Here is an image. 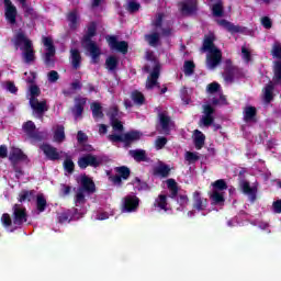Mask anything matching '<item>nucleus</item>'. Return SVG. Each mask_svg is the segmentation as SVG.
Segmentation results:
<instances>
[{
    "label": "nucleus",
    "mask_w": 281,
    "mask_h": 281,
    "mask_svg": "<svg viewBox=\"0 0 281 281\" xmlns=\"http://www.w3.org/2000/svg\"><path fill=\"white\" fill-rule=\"evenodd\" d=\"M97 34L98 24L95 22H90L86 34L81 38V45L83 49L89 53L92 65H98V63H100V56H102V49L98 46V43L93 41V36H97Z\"/></svg>",
    "instance_id": "1"
},
{
    "label": "nucleus",
    "mask_w": 281,
    "mask_h": 281,
    "mask_svg": "<svg viewBox=\"0 0 281 281\" xmlns=\"http://www.w3.org/2000/svg\"><path fill=\"white\" fill-rule=\"evenodd\" d=\"M42 41L46 49L44 55V65L49 69H54L56 67V59H54V56H56V46L54 45V40L49 36H43Z\"/></svg>",
    "instance_id": "2"
},
{
    "label": "nucleus",
    "mask_w": 281,
    "mask_h": 281,
    "mask_svg": "<svg viewBox=\"0 0 281 281\" xmlns=\"http://www.w3.org/2000/svg\"><path fill=\"white\" fill-rule=\"evenodd\" d=\"M214 113H215V110L211 104H204L203 115L200 119V126H204L205 128H210V126H214V131H221V128H223L221 124H214Z\"/></svg>",
    "instance_id": "3"
},
{
    "label": "nucleus",
    "mask_w": 281,
    "mask_h": 281,
    "mask_svg": "<svg viewBox=\"0 0 281 281\" xmlns=\"http://www.w3.org/2000/svg\"><path fill=\"white\" fill-rule=\"evenodd\" d=\"M22 130L29 139H32V142H43V132H38L36 130V124H34L33 121H26L23 123Z\"/></svg>",
    "instance_id": "4"
},
{
    "label": "nucleus",
    "mask_w": 281,
    "mask_h": 281,
    "mask_svg": "<svg viewBox=\"0 0 281 281\" xmlns=\"http://www.w3.org/2000/svg\"><path fill=\"white\" fill-rule=\"evenodd\" d=\"M114 170L117 175L109 177V180L114 186H122V180L127 181V179L131 177V168L127 166L115 167Z\"/></svg>",
    "instance_id": "5"
},
{
    "label": "nucleus",
    "mask_w": 281,
    "mask_h": 281,
    "mask_svg": "<svg viewBox=\"0 0 281 281\" xmlns=\"http://www.w3.org/2000/svg\"><path fill=\"white\" fill-rule=\"evenodd\" d=\"M241 74L243 71L240 70V68H238L237 66H234L231 59L226 60V67L223 74L224 80L226 82H234V78H240Z\"/></svg>",
    "instance_id": "6"
},
{
    "label": "nucleus",
    "mask_w": 281,
    "mask_h": 281,
    "mask_svg": "<svg viewBox=\"0 0 281 281\" xmlns=\"http://www.w3.org/2000/svg\"><path fill=\"white\" fill-rule=\"evenodd\" d=\"M100 164V159H98V156L93 154H87L78 159V166L81 170H87L89 166L91 168H98Z\"/></svg>",
    "instance_id": "7"
},
{
    "label": "nucleus",
    "mask_w": 281,
    "mask_h": 281,
    "mask_svg": "<svg viewBox=\"0 0 281 281\" xmlns=\"http://www.w3.org/2000/svg\"><path fill=\"white\" fill-rule=\"evenodd\" d=\"M139 210V198L137 195H126L123 198L122 212L128 214L137 212Z\"/></svg>",
    "instance_id": "8"
},
{
    "label": "nucleus",
    "mask_w": 281,
    "mask_h": 281,
    "mask_svg": "<svg viewBox=\"0 0 281 281\" xmlns=\"http://www.w3.org/2000/svg\"><path fill=\"white\" fill-rule=\"evenodd\" d=\"M108 44L111 49H115L116 52H120V54H123L126 56L128 54V42L126 41H117V37L114 35H110L106 37Z\"/></svg>",
    "instance_id": "9"
},
{
    "label": "nucleus",
    "mask_w": 281,
    "mask_h": 281,
    "mask_svg": "<svg viewBox=\"0 0 281 281\" xmlns=\"http://www.w3.org/2000/svg\"><path fill=\"white\" fill-rule=\"evenodd\" d=\"M13 224L21 227L27 221V210L21 204L13 205Z\"/></svg>",
    "instance_id": "10"
},
{
    "label": "nucleus",
    "mask_w": 281,
    "mask_h": 281,
    "mask_svg": "<svg viewBox=\"0 0 281 281\" xmlns=\"http://www.w3.org/2000/svg\"><path fill=\"white\" fill-rule=\"evenodd\" d=\"M192 201V209L196 212H205L207 210V198H203L201 191L193 192Z\"/></svg>",
    "instance_id": "11"
},
{
    "label": "nucleus",
    "mask_w": 281,
    "mask_h": 281,
    "mask_svg": "<svg viewBox=\"0 0 281 281\" xmlns=\"http://www.w3.org/2000/svg\"><path fill=\"white\" fill-rule=\"evenodd\" d=\"M160 71H161V66L159 65V63H157L155 66H154V69L153 71L150 72L149 77H147V80H146V89L148 91L155 89V87H159V76H160Z\"/></svg>",
    "instance_id": "12"
},
{
    "label": "nucleus",
    "mask_w": 281,
    "mask_h": 281,
    "mask_svg": "<svg viewBox=\"0 0 281 281\" xmlns=\"http://www.w3.org/2000/svg\"><path fill=\"white\" fill-rule=\"evenodd\" d=\"M223 61V53L221 49H214L206 56V67L216 69Z\"/></svg>",
    "instance_id": "13"
},
{
    "label": "nucleus",
    "mask_w": 281,
    "mask_h": 281,
    "mask_svg": "<svg viewBox=\"0 0 281 281\" xmlns=\"http://www.w3.org/2000/svg\"><path fill=\"white\" fill-rule=\"evenodd\" d=\"M4 16L5 20L11 24V25H15L16 24V14H19V12L16 11V7L14 4H12V0H4Z\"/></svg>",
    "instance_id": "14"
},
{
    "label": "nucleus",
    "mask_w": 281,
    "mask_h": 281,
    "mask_svg": "<svg viewBox=\"0 0 281 281\" xmlns=\"http://www.w3.org/2000/svg\"><path fill=\"white\" fill-rule=\"evenodd\" d=\"M241 192L248 196L250 203H256L258 199V187H251L249 181H243L240 183Z\"/></svg>",
    "instance_id": "15"
},
{
    "label": "nucleus",
    "mask_w": 281,
    "mask_h": 281,
    "mask_svg": "<svg viewBox=\"0 0 281 281\" xmlns=\"http://www.w3.org/2000/svg\"><path fill=\"white\" fill-rule=\"evenodd\" d=\"M30 106L33 109L34 113L38 115V117H43L45 112L48 110L47 101H38L37 98H30Z\"/></svg>",
    "instance_id": "16"
},
{
    "label": "nucleus",
    "mask_w": 281,
    "mask_h": 281,
    "mask_svg": "<svg viewBox=\"0 0 281 281\" xmlns=\"http://www.w3.org/2000/svg\"><path fill=\"white\" fill-rule=\"evenodd\" d=\"M40 148L47 157V159H49V161H58V159H60V154L58 153V149L56 147L44 143L40 146Z\"/></svg>",
    "instance_id": "17"
},
{
    "label": "nucleus",
    "mask_w": 281,
    "mask_h": 281,
    "mask_svg": "<svg viewBox=\"0 0 281 281\" xmlns=\"http://www.w3.org/2000/svg\"><path fill=\"white\" fill-rule=\"evenodd\" d=\"M85 106H87V98H75V105L71 109L72 115H75L76 119L82 117V113H85Z\"/></svg>",
    "instance_id": "18"
},
{
    "label": "nucleus",
    "mask_w": 281,
    "mask_h": 281,
    "mask_svg": "<svg viewBox=\"0 0 281 281\" xmlns=\"http://www.w3.org/2000/svg\"><path fill=\"white\" fill-rule=\"evenodd\" d=\"M79 189L83 190L86 194H95V182L88 176H82Z\"/></svg>",
    "instance_id": "19"
},
{
    "label": "nucleus",
    "mask_w": 281,
    "mask_h": 281,
    "mask_svg": "<svg viewBox=\"0 0 281 281\" xmlns=\"http://www.w3.org/2000/svg\"><path fill=\"white\" fill-rule=\"evenodd\" d=\"M158 117H159V124L165 135H170V126H172V119L165 112H160L158 114Z\"/></svg>",
    "instance_id": "20"
},
{
    "label": "nucleus",
    "mask_w": 281,
    "mask_h": 281,
    "mask_svg": "<svg viewBox=\"0 0 281 281\" xmlns=\"http://www.w3.org/2000/svg\"><path fill=\"white\" fill-rule=\"evenodd\" d=\"M21 49H23V58L26 65H30V63H34L36 60V55L34 54V46L30 44V42L26 43V47H21Z\"/></svg>",
    "instance_id": "21"
},
{
    "label": "nucleus",
    "mask_w": 281,
    "mask_h": 281,
    "mask_svg": "<svg viewBox=\"0 0 281 281\" xmlns=\"http://www.w3.org/2000/svg\"><path fill=\"white\" fill-rule=\"evenodd\" d=\"M142 139V134L138 131H131L123 134V144L125 146H131L135 142H139Z\"/></svg>",
    "instance_id": "22"
},
{
    "label": "nucleus",
    "mask_w": 281,
    "mask_h": 281,
    "mask_svg": "<svg viewBox=\"0 0 281 281\" xmlns=\"http://www.w3.org/2000/svg\"><path fill=\"white\" fill-rule=\"evenodd\" d=\"M216 23L221 27H224V30L228 31L231 34H238V33L243 32V30L240 29L239 25H234V23H232L225 19L217 20Z\"/></svg>",
    "instance_id": "23"
},
{
    "label": "nucleus",
    "mask_w": 281,
    "mask_h": 281,
    "mask_svg": "<svg viewBox=\"0 0 281 281\" xmlns=\"http://www.w3.org/2000/svg\"><path fill=\"white\" fill-rule=\"evenodd\" d=\"M70 59L74 69H80L82 63V55L78 48L70 49Z\"/></svg>",
    "instance_id": "24"
},
{
    "label": "nucleus",
    "mask_w": 281,
    "mask_h": 281,
    "mask_svg": "<svg viewBox=\"0 0 281 281\" xmlns=\"http://www.w3.org/2000/svg\"><path fill=\"white\" fill-rule=\"evenodd\" d=\"M194 138L193 144L196 150H201L205 146V134L199 130H194L193 132Z\"/></svg>",
    "instance_id": "25"
},
{
    "label": "nucleus",
    "mask_w": 281,
    "mask_h": 281,
    "mask_svg": "<svg viewBox=\"0 0 281 281\" xmlns=\"http://www.w3.org/2000/svg\"><path fill=\"white\" fill-rule=\"evenodd\" d=\"M27 43L32 45V42L27 38V36H25V33L19 32L14 36L13 45L16 47V49H19V47L21 49V45H24L23 47H26Z\"/></svg>",
    "instance_id": "26"
},
{
    "label": "nucleus",
    "mask_w": 281,
    "mask_h": 281,
    "mask_svg": "<svg viewBox=\"0 0 281 281\" xmlns=\"http://www.w3.org/2000/svg\"><path fill=\"white\" fill-rule=\"evenodd\" d=\"M154 175L156 177L167 179V177H170V166L166 164H160L158 167L154 168Z\"/></svg>",
    "instance_id": "27"
},
{
    "label": "nucleus",
    "mask_w": 281,
    "mask_h": 281,
    "mask_svg": "<svg viewBox=\"0 0 281 281\" xmlns=\"http://www.w3.org/2000/svg\"><path fill=\"white\" fill-rule=\"evenodd\" d=\"M274 89H276V86H273L272 81L266 85L263 89V100L267 104H270L273 101Z\"/></svg>",
    "instance_id": "28"
},
{
    "label": "nucleus",
    "mask_w": 281,
    "mask_h": 281,
    "mask_svg": "<svg viewBox=\"0 0 281 281\" xmlns=\"http://www.w3.org/2000/svg\"><path fill=\"white\" fill-rule=\"evenodd\" d=\"M181 12L186 14H194L196 12V0H187V2L180 3Z\"/></svg>",
    "instance_id": "29"
},
{
    "label": "nucleus",
    "mask_w": 281,
    "mask_h": 281,
    "mask_svg": "<svg viewBox=\"0 0 281 281\" xmlns=\"http://www.w3.org/2000/svg\"><path fill=\"white\" fill-rule=\"evenodd\" d=\"M256 115H258V110L256 106L248 105L244 111V120L245 122H256Z\"/></svg>",
    "instance_id": "30"
},
{
    "label": "nucleus",
    "mask_w": 281,
    "mask_h": 281,
    "mask_svg": "<svg viewBox=\"0 0 281 281\" xmlns=\"http://www.w3.org/2000/svg\"><path fill=\"white\" fill-rule=\"evenodd\" d=\"M10 161H25L27 156L20 148H13L9 154Z\"/></svg>",
    "instance_id": "31"
},
{
    "label": "nucleus",
    "mask_w": 281,
    "mask_h": 281,
    "mask_svg": "<svg viewBox=\"0 0 281 281\" xmlns=\"http://www.w3.org/2000/svg\"><path fill=\"white\" fill-rule=\"evenodd\" d=\"M210 199L213 205H224L225 203V192L212 191Z\"/></svg>",
    "instance_id": "32"
},
{
    "label": "nucleus",
    "mask_w": 281,
    "mask_h": 281,
    "mask_svg": "<svg viewBox=\"0 0 281 281\" xmlns=\"http://www.w3.org/2000/svg\"><path fill=\"white\" fill-rule=\"evenodd\" d=\"M167 188L170 191V199H177V196L179 195V187L177 186V181L175 179H168Z\"/></svg>",
    "instance_id": "33"
},
{
    "label": "nucleus",
    "mask_w": 281,
    "mask_h": 281,
    "mask_svg": "<svg viewBox=\"0 0 281 281\" xmlns=\"http://www.w3.org/2000/svg\"><path fill=\"white\" fill-rule=\"evenodd\" d=\"M154 206L168 212V196L166 194H159L155 200Z\"/></svg>",
    "instance_id": "34"
},
{
    "label": "nucleus",
    "mask_w": 281,
    "mask_h": 281,
    "mask_svg": "<svg viewBox=\"0 0 281 281\" xmlns=\"http://www.w3.org/2000/svg\"><path fill=\"white\" fill-rule=\"evenodd\" d=\"M65 126L64 125H57L55 132H54V140L57 142V144H63L65 142Z\"/></svg>",
    "instance_id": "35"
},
{
    "label": "nucleus",
    "mask_w": 281,
    "mask_h": 281,
    "mask_svg": "<svg viewBox=\"0 0 281 281\" xmlns=\"http://www.w3.org/2000/svg\"><path fill=\"white\" fill-rule=\"evenodd\" d=\"M145 41L150 47H157L159 45L160 36L158 32L145 35Z\"/></svg>",
    "instance_id": "36"
},
{
    "label": "nucleus",
    "mask_w": 281,
    "mask_h": 281,
    "mask_svg": "<svg viewBox=\"0 0 281 281\" xmlns=\"http://www.w3.org/2000/svg\"><path fill=\"white\" fill-rule=\"evenodd\" d=\"M130 155H132L135 161H138V162L148 161V157L146 156V150L144 149L130 150Z\"/></svg>",
    "instance_id": "37"
},
{
    "label": "nucleus",
    "mask_w": 281,
    "mask_h": 281,
    "mask_svg": "<svg viewBox=\"0 0 281 281\" xmlns=\"http://www.w3.org/2000/svg\"><path fill=\"white\" fill-rule=\"evenodd\" d=\"M213 192H225L227 190V181L225 179H218L211 183Z\"/></svg>",
    "instance_id": "38"
},
{
    "label": "nucleus",
    "mask_w": 281,
    "mask_h": 281,
    "mask_svg": "<svg viewBox=\"0 0 281 281\" xmlns=\"http://www.w3.org/2000/svg\"><path fill=\"white\" fill-rule=\"evenodd\" d=\"M131 98L134 103H136L138 106H142L146 103V97H144V93H142L139 90L132 91Z\"/></svg>",
    "instance_id": "39"
},
{
    "label": "nucleus",
    "mask_w": 281,
    "mask_h": 281,
    "mask_svg": "<svg viewBox=\"0 0 281 281\" xmlns=\"http://www.w3.org/2000/svg\"><path fill=\"white\" fill-rule=\"evenodd\" d=\"M67 21L69 23L70 30L78 29V11L74 10L67 14Z\"/></svg>",
    "instance_id": "40"
},
{
    "label": "nucleus",
    "mask_w": 281,
    "mask_h": 281,
    "mask_svg": "<svg viewBox=\"0 0 281 281\" xmlns=\"http://www.w3.org/2000/svg\"><path fill=\"white\" fill-rule=\"evenodd\" d=\"M117 65H120V59L113 55L105 59V67L109 71H115V69H117Z\"/></svg>",
    "instance_id": "41"
},
{
    "label": "nucleus",
    "mask_w": 281,
    "mask_h": 281,
    "mask_svg": "<svg viewBox=\"0 0 281 281\" xmlns=\"http://www.w3.org/2000/svg\"><path fill=\"white\" fill-rule=\"evenodd\" d=\"M36 210L40 213H43L45 210H47V199H45V195L38 194L36 196Z\"/></svg>",
    "instance_id": "42"
},
{
    "label": "nucleus",
    "mask_w": 281,
    "mask_h": 281,
    "mask_svg": "<svg viewBox=\"0 0 281 281\" xmlns=\"http://www.w3.org/2000/svg\"><path fill=\"white\" fill-rule=\"evenodd\" d=\"M203 49L204 52H214V49H218L215 45H214V36H206L203 41Z\"/></svg>",
    "instance_id": "43"
},
{
    "label": "nucleus",
    "mask_w": 281,
    "mask_h": 281,
    "mask_svg": "<svg viewBox=\"0 0 281 281\" xmlns=\"http://www.w3.org/2000/svg\"><path fill=\"white\" fill-rule=\"evenodd\" d=\"M91 110H92V117H94V120H101L102 117H104V113L102 112V105H100V103H92L91 104Z\"/></svg>",
    "instance_id": "44"
},
{
    "label": "nucleus",
    "mask_w": 281,
    "mask_h": 281,
    "mask_svg": "<svg viewBox=\"0 0 281 281\" xmlns=\"http://www.w3.org/2000/svg\"><path fill=\"white\" fill-rule=\"evenodd\" d=\"M273 82L274 85H280L281 86V61H276L274 63V68H273Z\"/></svg>",
    "instance_id": "45"
},
{
    "label": "nucleus",
    "mask_w": 281,
    "mask_h": 281,
    "mask_svg": "<svg viewBox=\"0 0 281 281\" xmlns=\"http://www.w3.org/2000/svg\"><path fill=\"white\" fill-rule=\"evenodd\" d=\"M85 194H87V191H83L82 189L78 188L77 193L75 195L76 205H85V203H87V198Z\"/></svg>",
    "instance_id": "46"
},
{
    "label": "nucleus",
    "mask_w": 281,
    "mask_h": 281,
    "mask_svg": "<svg viewBox=\"0 0 281 281\" xmlns=\"http://www.w3.org/2000/svg\"><path fill=\"white\" fill-rule=\"evenodd\" d=\"M196 69V65L192 60H186L183 65L184 76H192Z\"/></svg>",
    "instance_id": "47"
},
{
    "label": "nucleus",
    "mask_w": 281,
    "mask_h": 281,
    "mask_svg": "<svg viewBox=\"0 0 281 281\" xmlns=\"http://www.w3.org/2000/svg\"><path fill=\"white\" fill-rule=\"evenodd\" d=\"M63 166L64 170L68 172V175H74V171L76 170V164H74V160L71 158H66Z\"/></svg>",
    "instance_id": "48"
},
{
    "label": "nucleus",
    "mask_w": 281,
    "mask_h": 281,
    "mask_svg": "<svg viewBox=\"0 0 281 281\" xmlns=\"http://www.w3.org/2000/svg\"><path fill=\"white\" fill-rule=\"evenodd\" d=\"M32 199H34V190H31V191H27V190H23L21 193H20V203H23L25 201H32Z\"/></svg>",
    "instance_id": "49"
},
{
    "label": "nucleus",
    "mask_w": 281,
    "mask_h": 281,
    "mask_svg": "<svg viewBox=\"0 0 281 281\" xmlns=\"http://www.w3.org/2000/svg\"><path fill=\"white\" fill-rule=\"evenodd\" d=\"M213 16L221 18L224 14L223 2H217L212 7Z\"/></svg>",
    "instance_id": "50"
},
{
    "label": "nucleus",
    "mask_w": 281,
    "mask_h": 281,
    "mask_svg": "<svg viewBox=\"0 0 281 281\" xmlns=\"http://www.w3.org/2000/svg\"><path fill=\"white\" fill-rule=\"evenodd\" d=\"M271 56H273V58H278L279 60H281V44H280V42L273 43L272 49H271Z\"/></svg>",
    "instance_id": "51"
},
{
    "label": "nucleus",
    "mask_w": 281,
    "mask_h": 281,
    "mask_svg": "<svg viewBox=\"0 0 281 281\" xmlns=\"http://www.w3.org/2000/svg\"><path fill=\"white\" fill-rule=\"evenodd\" d=\"M139 8H142V4H139V2L130 1L126 10L127 12H130V14H135V12H139Z\"/></svg>",
    "instance_id": "52"
},
{
    "label": "nucleus",
    "mask_w": 281,
    "mask_h": 281,
    "mask_svg": "<svg viewBox=\"0 0 281 281\" xmlns=\"http://www.w3.org/2000/svg\"><path fill=\"white\" fill-rule=\"evenodd\" d=\"M134 181L135 183H137L136 190H138V192L150 190V187L148 186V183H146L145 181H142V179H139L138 177H136Z\"/></svg>",
    "instance_id": "53"
},
{
    "label": "nucleus",
    "mask_w": 281,
    "mask_h": 281,
    "mask_svg": "<svg viewBox=\"0 0 281 281\" xmlns=\"http://www.w3.org/2000/svg\"><path fill=\"white\" fill-rule=\"evenodd\" d=\"M186 161L189 164H196L199 161L200 157L196 153L193 151H187L184 156Z\"/></svg>",
    "instance_id": "54"
},
{
    "label": "nucleus",
    "mask_w": 281,
    "mask_h": 281,
    "mask_svg": "<svg viewBox=\"0 0 281 281\" xmlns=\"http://www.w3.org/2000/svg\"><path fill=\"white\" fill-rule=\"evenodd\" d=\"M153 27H156L157 30L161 29L164 25V13H158L156 15L155 21L151 23Z\"/></svg>",
    "instance_id": "55"
},
{
    "label": "nucleus",
    "mask_w": 281,
    "mask_h": 281,
    "mask_svg": "<svg viewBox=\"0 0 281 281\" xmlns=\"http://www.w3.org/2000/svg\"><path fill=\"white\" fill-rule=\"evenodd\" d=\"M48 82H58L60 80V75H58V71L56 70H50L47 74Z\"/></svg>",
    "instance_id": "56"
},
{
    "label": "nucleus",
    "mask_w": 281,
    "mask_h": 281,
    "mask_svg": "<svg viewBox=\"0 0 281 281\" xmlns=\"http://www.w3.org/2000/svg\"><path fill=\"white\" fill-rule=\"evenodd\" d=\"M177 202L181 207H186L190 203V198L187 194H179Z\"/></svg>",
    "instance_id": "57"
},
{
    "label": "nucleus",
    "mask_w": 281,
    "mask_h": 281,
    "mask_svg": "<svg viewBox=\"0 0 281 281\" xmlns=\"http://www.w3.org/2000/svg\"><path fill=\"white\" fill-rule=\"evenodd\" d=\"M166 144H168V138L165 136H160L156 139V148L157 150H161V148L166 147Z\"/></svg>",
    "instance_id": "58"
},
{
    "label": "nucleus",
    "mask_w": 281,
    "mask_h": 281,
    "mask_svg": "<svg viewBox=\"0 0 281 281\" xmlns=\"http://www.w3.org/2000/svg\"><path fill=\"white\" fill-rule=\"evenodd\" d=\"M108 137H109L110 142H112L113 144H117L120 142L124 144V135L110 134Z\"/></svg>",
    "instance_id": "59"
},
{
    "label": "nucleus",
    "mask_w": 281,
    "mask_h": 281,
    "mask_svg": "<svg viewBox=\"0 0 281 281\" xmlns=\"http://www.w3.org/2000/svg\"><path fill=\"white\" fill-rule=\"evenodd\" d=\"M207 93H217L221 90V85L218 82H212L207 85Z\"/></svg>",
    "instance_id": "60"
},
{
    "label": "nucleus",
    "mask_w": 281,
    "mask_h": 281,
    "mask_svg": "<svg viewBox=\"0 0 281 281\" xmlns=\"http://www.w3.org/2000/svg\"><path fill=\"white\" fill-rule=\"evenodd\" d=\"M1 223L4 227H10L12 225V217H10V214L3 213L1 216Z\"/></svg>",
    "instance_id": "61"
},
{
    "label": "nucleus",
    "mask_w": 281,
    "mask_h": 281,
    "mask_svg": "<svg viewBox=\"0 0 281 281\" xmlns=\"http://www.w3.org/2000/svg\"><path fill=\"white\" fill-rule=\"evenodd\" d=\"M111 124H112L113 131H119V133H122V131H124V125L120 120L116 119L114 121H111Z\"/></svg>",
    "instance_id": "62"
},
{
    "label": "nucleus",
    "mask_w": 281,
    "mask_h": 281,
    "mask_svg": "<svg viewBox=\"0 0 281 281\" xmlns=\"http://www.w3.org/2000/svg\"><path fill=\"white\" fill-rule=\"evenodd\" d=\"M30 93L31 98H38V95H41V88H38L36 85H32L30 87Z\"/></svg>",
    "instance_id": "63"
},
{
    "label": "nucleus",
    "mask_w": 281,
    "mask_h": 281,
    "mask_svg": "<svg viewBox=\"0 0 281 281\" xmlns=\"http://www.w3.org/2000/svg\"><path fill=\"white\" fill-rule=\"evenodd\" d=\"M7 91H9V93H13L15 95V93L19 92V88H16V86L13 83V81H7Z\"/></svg>",
    "instance_id": "64"
}]
</instances>
